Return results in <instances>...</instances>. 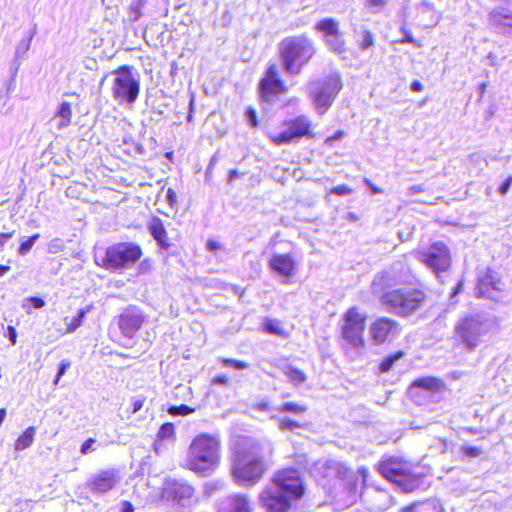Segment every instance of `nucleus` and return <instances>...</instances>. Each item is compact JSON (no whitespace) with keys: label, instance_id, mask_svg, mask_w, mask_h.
I'll list each match as a JSON object with an SVG mask.
<instances>
[{"label":"nucleus","instance_id":"obj_1","mask_svg":"<svg viewBox=\"0 0 512 512\" xmlns=\"http://www.w3.org/2000/svg\"><path fill=\"white\" fill-rule=\"evenodd\" d=\"M304 494V485L297 469L278 471L272 482L259 495V502L266 512H288L291 501Z\"/></svg>","mask_w":512,"mask_h":512},{"label":"nucleus","instance_id":"obj_2","mask_svg":"<svg viewBox=\"0 0 512 512\" xmlns=\"http://www.w3.org/2000/svg\"><path fill=\"white\" fill-rule=\"evenodd\" d=\"M220 459V438L217 435L201 433L188 447L185 466L196 474L209 476L218 468Z\"/></svg>","mask_w":512,"mask_h":512},{"label":"nucleus","instance_id":"obj_3","mask_svg":"<svg viewBox=\"0 0 512 512\" xmlns=\"http://www.w3.org/2000/svg\"><path fill=\"white\" fill-rule=\"evenodd\" d=\"M315 52L313 40L305 35L286 37L279 44L283 68L290 75L299 74Z\"/></svg>","mask_w":512,"mask_h":512},{"label":"nucleus","instance_id":"obj_4","mask_svg":"<svg viewBox=\"0 0 512 512\" xmlns=\"http://www.w3.org/2000/svg\"><path fill=\"white\" fill-rule=\"evenodd\" d=\"M425 301V293L415 288H396L381 296V302L386 310L402 317L416 312L424 305Z\"/></svg>","mask_w":512,"mask_h":512},{"label":"nucleus","instance_id":"obj_5","mask_svg":"<svg viewBox=\"0 0 512 512\" xmlns=\"http://www.w3.org/2000/svg\"><path fill=\"white\" fill-rule=\"evenodd\" d=\"M266 465L262 456L254 451H239L233 461L232 474L235 481L243 486L255 485L263 476Z\"/></svg>","mask_w":512,"mask_h":512},{"label":"nucleus","instance_id":"obj_6","mask_svg":"<svg viewBox=\"0 0 512 512\" xmlns=\"http://www.w3.org/2000/svg\"><path fill=\"white\" fill-rule=\"evenodd\" d=\"M341 88V77L337 72H331L310 82L308 91L315 110L319 114H324L332 105Z\"/></svg>","mask_w":512,"mask_h":512},{"label":"nucleus","instance_id":"obj_7","mask_svg":"<svg viewBox=\"0 0 512 512\" xmlns=\"http://www.w3.org/2000/svg\"><path fill=\"white\" fill-rule=\"evenodd\" d=\"M142 256V249L132 242L116 243L106 249L101 263H96L110 271L125 270L132 267Z\"/></svg>","mask_w":512,"mask_h":512},{"label":"nucleus","instance_id":"obj_8","mask_svg":"<svg viewBox=\"0 0 512 512\" xmlns=\"http://www.w3.org/2000/svg\"><path fill=\"white\" fill-rule=\"evenodd\" d=\"M413 255L439 279L451 267L450 249L442 241H436L427 247H420L413 252Z\"/></svg>","mask_w":512,"mask_h":512},{"label":"nucleus","instance_id":"obj_9","mask_svg":"<svg viewBox=\"0 0 512 512\" xmlns=\"http://www.w3.org/2000/svg\"><path fill=\"white\" fill-rule=\"evenodd\" d=\"M112 97L119 104H133L140 92L139 78L132 73L129 66H121L111 73Z\"/></svg>","mask_w":512,"mask_h":512},{"label":"nucleus","instance_id":"obj_10","mask_svg":"<svg viewBox=\"0 0 512 512\" xmlns=\"http://www.w3.org/2000/svg\"><path fill=\"white\" fill-rule=\"evenodd\" d=\"M490 328L491 323L487 317L482 314H474L461 319L455 328V332L464 347L473 351Z\"/></svg>","mask_w":512,"mask_h":512},{"label":"nucleus","instance_id":"obj_11","mask_svg":"<svg viewBox=\"0 0 512 512\" xmlns=\"http://www.w3.org/2000/svg\"><path fill=\"white\" fill-rule=\"evenodd\" d=\"M378 470L384 478L397 484L406 492L416 487V480L411 474V465L399 457L391 456L382 459Z\"/></svg>","mask_w":512,"mask_h":512},{"label":"nucleus","instance_id":"obj_12","mask_svg":"<svg viewBox=\"0 0 512 512\" xmlns=\"http://www.w3.org/2000/svg\"><path fill=\"white\" fill-rule=\"evenodd\" d=\"M365 321L366 315L361 313L356 307L350 308L344 314L341 328L342 338L349 347L356 351L364 348L363 333L365 330Z\"/></svg>","mask_w":512,"mask_h":512},{"label":"nucleus","instance_id":"obj_13","mask_svg":"<svg viewBox=\"0 0 512 512\" xmlns=\"http://www.w3.org/2000/svg\"><path fill=\"white\" fill-rule=\"evenodd\" d=\"M311 122L307 116L300 115L294 119L285 121L282 130L278 133H269V139L275 145H284L297 142L304 136H311Z\"/></svg>","mask_w":512,"mask_h":512},{"label":"nucleus","instance_id":"obj_14","mask_svg":"<svg viewBox=\"0 0 512 512\" xmlns=\"http://www.w3.org/2000/svg\"><path fill=\"white\" fill-rule=\"evenodd\" d=\"M315 29L322 33L327 47L335 53H343L344 39L339 31V22L334 18H324L315 24Z\"/></svg>","mask_w":512,"mask_h":512},{"label":"nucleus","instance_id":"obj_15","mask_svg":"<svg viewBox=\"0 0 512 512\" xmlns=\"http://www.w3.org/2000/svg\"><path fill=\"white\" fill-rule=\"evenodd\" d=\"M146 315L137 306H128L117 318L118 327L122 335L128 339H132L137 331L141 328Z\"/></svg>","mask_w":512,"mask_h":512},{"label":"nucleus","instance_id":"obj_16","mask_svg":"<svg viewBox=\"0 0 512 512\" xmlns=\"http://www.w3.org/2000/svg\"><path fill=\"white\" fill-rule=\"evenodd\" d=\"M400 331L399 324L387 317L377 318L369 327L370 337L376 345L392 341L399 336Z\"/></svg>","mask_w":512,"mask_h":512},{"label":"nucleus","instance_id":"obj_17","mask_svg":"<svg viewBox=\"0 0 512 512\" xmlns=\"http://www.w3.org/2000/svg\"><path fill=\"white\" fill-rule=\"evenodd\" d=\"M121 481L115 469L101 470L90 476L86 487L94 494L102 495L114 489Z\"/></svg>","mask_w":512,"mask_h":512},{"label":"nucleus","instance_id":"obj_18","mask_svg":"<svg viewBox=\"0 0 512 512\" xmlns=\"http://www.w3.org/2000/svg\"><path fill=\"white\" fill-rule=\"evenodd\" d=\"M502 286L503 284L498 274L491 269H486L478 277L476 295L478 297L495 299L497 294L502 290Z\"/></svg>","mask_w":512,"mask_h":512},{"label":"nucleus","instance_id":"obj_19","mask_svg":"<svg viewBox=\"0 0 512 512\" xmlns=\"http://www.w3.org/2000/svg\"><path fill=\"white\" fill-rule=\"evenodd\" d=\"M259 86L261 97L266 101H269L270 96H276L286 92V88L278 75V69L275 64L269 65Z\"/></svg>","mask_w":512,"mask_h":512},{"label":"nucleus","instance_id":"obj_20","mask_svg":"<svg viewBox=\"0 0 512 512\" xmlns=\"http://www.w3.org/2000/svg\"><path fill=\"white\" fill-rule=\"evenodd\" d=\"M194 494V489L186 482L174 480L167 483L163 490V496L167 500L176 501L181 506L190 504Z\"/></svg>","mask_w":512,"mask_h":512},{"label":"nucleus","instance_id":"obj_21","mask_svg":"<svg viewBox=\"0 0 512 512\" xmlns=\"http://www.w3.org/2000/svg\"><path fill=\"white\" fill-rule=\"evenodd\" d=\"M269 268L286 279L293 277L297 270V264L290 253H275L268 261Z\"/></svg>","mask_w":512,"mask_h":512},{"label":"nucleus","instance_id":"obj_22","mask_svg":"<svg viewBox=\"0 0 512 512\" xmlns=\"http://www.w3.org/2000/svg\"><path fill=\"white\" fill-rule=\"evenodd\" d=\"M408 275L398 274L396 266L390 270L383 271L374 277L372 287L374 292H381L385 289L393 288L397 284L407 281Z\"/></svg>","mask_w":512,"mask_h":512},{"label":"nucleus","instance_id":"obj_23","mask_svg":"<svg viewBox=\"0 0 512 512\" xmlns=\"http://www.w3.org/2000/svg\"><path fill=\"white\" fill-rule=\"evenodd\" d=\"M362 496L367 497V501L371 502L369 509L373 512H382L391 505V497L384 490L374 489L371 492H365Z\"/></svg>","mask_w":512,"mask_h":512},{"label":"nucleus","instance_id":"obj_24","mask_svg":"<svg viewBox=\"0 0 512 512\" xmlns=\"http://www.w3.org/2000/svg\"><path fill=\"white\" fill-rule=\"evenodd\" d=\"M491 24L501 33L512 30V13L506 8H497L490 13Z\"/></svg>","mask_w":512,"mask_h":512},{"label":"nucleus","instance_id":"obj_25","mask_svg":"<svg viewBox=\"0 0 512 512\" xmlns=\"http://www.w3.org/2000/svg\"><path fill=\"white\" fill-rule=\"evenodd\" d=\"M219 512H251V508L246 496L233 495L220 504Z\"/></svg>","mask_w":512,"mask_h":512},{"label":"nucleus","instance_id":"obj_26","mask_svg":"<svg viewBox=\"0 0 512 512\" xmlns=\"http://www.w3.org/2000/svg\"><path fill=\"white\" fill-rule=\"evenodd\" d=\"M148 230L160 248L167 250L170 247L167 232L160 218L154 217L148 224Z\"/></svg>","mask_w":512,"mask_h":512},{"label":"nucleus","instance_id":"obj_27","mask_svg":"<svg viewBox=\"0 0 512 512\" xmlns=\"http://www.w3.org/2000/svg\"><path fill=\"white\" fill-rule=\"evenodd\" d=\"M419 388L431 393L438 392L443 388V382L432 376L421 377L413 381L409 388V393L414 395L415 391Z\"/></svg>","mask_w":512,"mask_h":512},{"label":"nucleus","instance_id":"obj_28","mask_svg":"<svg viewBox=\"0 0 512 512\" xmlns=\"http://www.w3.org/2000/svg\"><path fill=\"white\" fill-rule=\"evenodd\" d=\"M401 512H443V507L437 499H427L405 506Z\"/></svg>","mask_w":512,"mask_h":512},{"label":"nucleus","instance_id":"obj_29","mask_svg":"<svg viewBox=\"0 0 512 512\" xmlns=\"http://www.w3.org/2000/svg\"><path fill=\"white\" fill-rule=\"evenodd\" d=\"M72 109L68 102H62L57 110L56 115L52 119L53 125L58 129L67 127L71 122Z\"/></svg>","mask_w":512,"mask_h":512},{"label":"nucleus","instance_id":"obj_30","mask_svg":"<svg viewBox=\"0 0 512 512\" xmlns=\"http://www.w3.org/2000/svg\"><path fill=\"white\" fill-rule=\"evenodd\" d=\"M283 373L287 376L289 381L294 386L301 385L307 379V376H306V374L303 371L299 370L298 368H296V367H294L292 365L285 366L284 369H283Z\"/></svg>","mask_w":512,"mask_h":512},{"label":"nucleus","instance_id":"obj_31","mask_svg":"<svg viewBox=\"0 0 512 512\" xmlns=\"http://www.w3.org/2000/svg\"><path fill=\"white\" fill-rule=\"evenodd\" d=\"M144 6L145 0H134L131 2L128 11V17L130 21L136 22L141 18Z\"/></svg>","mask_w":512,"mask_h":512},{"label":"nucleus","instance_id":"obj_32","mask_svg":"<svg viewBox=\"0 0 512 512\" xmlns=\"http://www.w3.org/2000/svg\"><path fill=\"white\" fill-rule=\"evenodd\" d=\"M404 356L403 351H397L396 353L392 355L386 356L382 362L380 363V371L381 372H388L392 369L394 364L399 361Z\"/></svg>","mask_w":512,"mask_h":512},{"label":"nucleus","instance_id":"obj_33","mask_svg":"<svg viewBox=\"0 0 512 512\" xmlns=\"http://www.w3.org/2000/svg\"><path fill=\"white\" fill-rule=\"evenodd\" d=\"M86 312L87 311L85 309H81L78 311L77 315H75L71 319H65L67 325V332H74L77 328H79L82 325L83 319L86 316Z\"/></svg>","mask_w":512,"mask_h":512},{"label":"nucleus","instance_id":"obj_34","mask_svg":"<svg viewBox=\"0 0 512 512\" xmlns=\"http://www.w3.org/2000/svg\"><path fill=\"white\" fill-rule=\"evenodd\" d=\"M275 410L278 412H289V413H293V414H303L304 412H306L307 407L305 405L294 403V402H286V403L282 404L281 406L276 407Z\"/></svg>","mask_w":512,"mask_h":512},{"label":"nucleus","instance_id":"obj_35","mask_svg":"<svg viewBox=\"0 0 512 512\" xmlns=\"http://www.w3.org/2000/svg\"><path fill=\"white\" fill-rule=\"evenodd\" d=\"M32 444V427H28L25 432L17 439L15 450L22 451Z\"/></svg>","mask_w":512,"mask_h":512},{"label":"nucleus","instance_id":"obj_36","mask_svg":"<svg viewBox=\"0 0 512 512\" xmlns=\"http://www.w3.org/2000/svg\"><path fill=\"white\" fill-rule=\"evenodd\" d=\"M278 427L282 432L293 431L295 429L301 428L302 424L288 417H282L278 419Z\"/></svg>","mask_w":512,"mask_h":512},{"label":"nucleus","instance_id":"obj_37","mask_svg":"<svg viewBox=\"0 0 512 512\" xmlns=\"http://www.w3.org/2000/svg\"><path fill=\"white\" fill-rule=\"evenodd\" d=\"M175 434L174 425L172 423H164L157 434V437L161 440H172Z\"/></svg>","mask_w":512,"mask_h":512},{"label":"nucleus","instance_id":"obj_38","mask_svg":"<svg viewBox=\"0 0 512 512\" xmlns=\"http://www.w3.org/2000/svg\"><path fill=\"white\" fill-rule=\"evenodd\" d=\"M326 467L329 471L335 473L339 478H345L349 470L341 463L330 461L326 463Z\"/></svg>","mask_w":512,"mask_h":512},{"label":"nucleus","instance_id":"obj_39","mask_svg":"<svg viewBox=\"0 0 512 512\" xmlns=\"http://www.w3.org/2000/svg\"><path fill=\"white\" fill-rule=\"evenodd\" d=\"M264 329L266 332L274 334V335H282L283 328L281 323L274 319H269L264 323Z\"/></svg>","mask_w":512,"mask_h":512},{"label":"nucleus","instance_id":"obj_40","mask_svg":"<svg viewBox=\"0 0 512 512\" xmlns=\"http://www.w3.org/2000/svg\"><path fill=\"white\" fill-rule=\"evenodd\" d=\"M221 363L225 367H233L234 369H237V370H243V369H247L249 367V364L245 361L235 360V359H230V358L221 359Z\"/></svg>","mask_w":512,"mask_h":512},{"label":"nucleus","instance_id":"obj_41","mask_svg":"<svg viewBox=\"0 0 512 512\" xmlns=\"http://www.w3.org/2000/svg\"><path fill=\"white\" fill-rule=\"evenodd\" d=\"M374 45V36L370 31H363L360 40V47L368 49Z\"/></svg>","mask_w":512,"mask_h":512},{"label":"nucleus","instance_id":"obj_42","mask_svg":"<svg viewBox=\"0 0 512 512\" xmlns=\"http://www.w3.org/2000/svg\"><path fill=\"white\" fill-rule=\"evenodd\" d=\"M192 412H194V409L187 405H184V404H182L180 406H173L169 409V413L171 415L186 416V415L191 414Z\"/></svg>","mask_w":512,"mask_h":512},{"label":"nucleus","instance_id":"obj_43","mask_svg":"<svg viewBox=\"0 0 512 512\" xmlns=\"http://www.w3.org/2000/svg\"><path fill=\"white\" fill-rule=\"evenodd\" d=\"M96 439L88 438L80 447V453L82 455H87L90 452H93L97 449L96 447Z\"/></svg>","mask_w":512,"mask_h":512},{"label":"nucleus","instance_id":"obj_44","mask_svg":"<svg viewBox=\"0 0 512 512\" xmlns=\"http://www.w3.org/2000/svg\"><path fill=\"white\" fill-rule=\"evenodd\" d=\"M69 367H70V362L68 360H62L60 362L56 377L53 382L54 385H58L59 380L66 373V371L69 369Z\"/></svg>","mask_w":512,"mask_h":512},{"label":"nucleus","instance_id":"obj_45","mask_svg":"<svg viewBox=\"0 0 512 512\" xmlns=\"http://www.w3.org/2000/svg\"><path fill=\"white\" fill-rule=\"evenodd\" d=\"M330 193L335 194V195H339V196H345V195L351 194L352 193V189L349 186H347L345 184H342V185H338V186L333 187L330 190Z\"/></svg>","mask_w":512,"mask_h":512},{"label":"nucleus","instance_id":"obj_46","mask_svg":"<svg viewBox=\"0 0 512 512\" xmlns=\"http://www.w3.org/2000/svg\"><path fill=\"white\" fill-rule=\"evenodd\" d=\"M463 452L467 457L476 458L482 454V449L476 446H464Z\"/></svg>","mask_w":512,"mask_h":512},{"label":"nucleus","instance_id":"obj_47","mask_svg":"<svg viewBox=\"0 0 512 512\" xmlns=\"http://www.w3.org/2000/svg\"><path fill=\"white\" fill-rule=\"evenodd\" d=\"M10 512H31V509L28 502H18L12 506Z\"/></svg>","mask_w":512,"mask_h":512},{"label":"nucleus","instance_id":"obj_48","mask_svg":"<svg viewBox=\"0 0 512 512\" xmlns=\"http://www.w3.org/2000/svg\"><path fill=\"white\" fill-rule=\"evenodd\" d=\"M367 4L374 12H378L385 6L386 0H367Z\"/></svg>","mask_w":512,"mask_h":512},{"label":"nucleus","instance_id":"obj_49","mask_svg":"<svg viewBox=\"0 0 512 512\" xmlns=\"http://www.w3.org/2000/svg\"><path fill=\"white\" fill-rule=\"evenodd\" d=\"M246 118H247L248 123L251 126L256 127L258 125L257 116H256V112L254 109H252V108L247 109Z\"/></svg>","mask_w":512,"mask_h":512},{"label":"nucleus","instance_id":"obj_50","mask_svg":"<svg viewBox=\"0 0 512 512\" xmlns=\"http://www.w3.org/2000/svg\"><path fill=\"white\" fill-rule=\"evenodd\" d=\"M32 248V237H29L27 240H25L19 247V254L26 255Z\"/></svg>","mask_w":512,"mask_h":512},{"label":"nucleus","instance_id":"obj_51","mask_svg":"<svg viewBox=\"0 0 512 512\" xmlns=\"http://www.w3.org/2000/svg\"><path fill=\"white\" fill-rule=\"evenodd\" d=\"M403 33H404V37H403V39L401 40V42L411 43V44H414V45H415V46H417V47L421 46V45H420V43H419V41H417V40L412 36V34H411L409 31L404 30V31H403Z\"/></svg>","mask_w":512,"mask_h":512},{"label":"nucleus","instance_id":"obj_52","mask_svg":"<svg viewBox=\"0 0 512 512\" xmlns=\"http://www.w3.org/2000/svg\"><path fill=\"white\" fill-rule=\"evenodd\" d=\"M512 185V176H509L499 187V193L504 195L508 192Z\"/></svg>","mask_w":512,"mask_h":512},{"label":"nucleus","instance_id":"obj_53","mask_svg":"<svg viewBox=\"0 0 512 512\" xmlns=\"http://www.w3.org/2000/svg\"><path fill=\"white\" fill-rule=\"evenodd\" d=\"M6 337L9 338V340L11 341L12 345H15L16 338H17V333H16V330H15V328L13 326H8L7 327Z\"/></svg>","mask_w":512,"mask_h":512},{"label":"nucleus","instance_id":"obj_54","mask_svg":"<svg viewBox=\"0 0 512 512\" xmlns=\"http://www.w3.org/2000/svg\"><path fill=\"white\" fill-rule=\"evenodd\" d=\"M212 383L215 385H228L229 378L226 375H219L212 380Z\"/></svg>","mask_w":512,"mask_h":512},{"label":"nucleus","instance_id":"obj_55","mask_svg":"<svg viewBox=\"0 0 512 512\" xmlns=\"http://www.w3.org/2000/svg\"><path fill=\"white\" fill-rule=\"evenodd\" d=\"M344 135L343 131H337L333 136H330L326 139V144L332 145L333 142L340 140Z\"/></svg>","mask_w":512,"mask_h":512},{"label":"nucleus","instance_id":"obj_56","mask_svg":"<svg viewBox=\"0 0 512 512\" xmlns=\"http://www.w3.org/2000/svg\"><path fill=\"white\" fill-rule=\"evenodd\" d=\"M256 408L259 411H267V412L275 410V408H272L267 401H261V402L257 403Z\"/></svg>","mask_w":512,"mask_h":512},{"label":"nucleus","instance_id":"obj_57","mask_svg":"<svg viewBox=\"0 0 512 512\" xmlns=\"http://www.w3.org/2000/svg\"><path fill=\"white\" fill-rule=\"evenodd\" d=\"M120 512H134L133 504L129 501H122Z\"/></svg>","mask_w":512,"mask_h":512},{"label":"nucleus","instance_id":"obj_58","mask_svg":"<svg viewBox=\"0 0 512 512\" xmlns=\"http://www.w3.org/2000/svg\"><path fill=\"white\" fill-rule=\"evenodd\" d=\"M411 90L414 92H421L423 90V84L418 80H414L411 83Z\"/></svg>","mask_w":512,"mask_h":512},{"label":"nucleus","instance_id":"obj_59","mask_svg":"<svg viewBox=\"0 0 512 512\" xmlns=\"http://www.w3.org/2000/svg\"><path fill=\"white\" fill-rule=\"evenodd\" d=\"M12 237V233H1L0 234V249L3 248L5 243Z\"/></svg>","mask_w":512,"mask_h":512},{"label":"nucleus","instance_id":"obj_60","mask_svg":"<svg viewBox=\"0 0 512 512\" xmlns=\"http://www.w3.org/2000/svg\"><path fill=\"white\" fill-rule=\"evenodd\" d=\"M176 193L172 189H168L167 191V200L170 205H173V203L176 201Z\"/></svg>","mask_w":512,"mask_h":512},{"label":"nucleus","instance_id":"obj_61","mask_svg":"<svg viewBox=\"0 0 512 512\" xmlns=\"http://www.w3.org/2000/svg\"><path fill=\"white\" fill-rule=\"evenodd\" d=\"M408 191H409L410 195H413V194L422 192L423 187L421 185H414V186L409 187Z\"/></svg>","mask_w":512,"mask_h":512},{"label":"nucleus","instance_id":"obj_62","mask_svg":"<svg viewBox=\"0 0 512 512\" xmlns=\"http://www.w3.org/2000/svg\"><path fill=\"white\" fill-rule=\"evenodd\" d=\"M238 177H239V172L236 169H233L229 172L228 182L231 183Z\"/></svg>","mask_w":512,"mask_h":512},{"label":"nucleus","instance_id":"obj_63","mask_svg":"<svg viewBox=\"0 0 512 512\" xmlns=\"http://www.w3.org/2000/svg\"><path fill=\"white\" fill-rule=\"evenodd\" d=\"M44 300L34 296V309H38L44 306Z\"/></svg>","mask_w":512,"mask_h":512},{"label":"nucleus","instance_id":"obj_64","mask_svg":"<svg viewBox=\"0 0 512 512\" xmlns=\"http://www.w3.org/2000/svg\"><path fill=\"white\" fill-rule=\"evenodd\" d=\"M207 248L210 250V251H215L219 248V244L215 241H208L207 242Z\"/></svg>","mask_w":512,"mask_h":512}]
</instances>
